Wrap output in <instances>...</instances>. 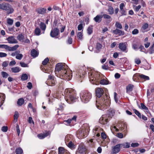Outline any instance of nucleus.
I'll list each match as a JSON object with an SVG mask.
<instances>
[{
  "mask_svg": "<svg viewBox=\"0 0 154 154\" xmlns=\"http://www.w3.org/2000/svg\"><path fill=\"white\" fill-rule=\"evenodd\" d=\"M95 92L96 96L98 97L96 100V106L98 109L103 110L106 107L109 106L110 102L109 97L107 94L102 97L104 93V91L102 88H97Z\"/></svg>",
  "mask_w": 154,
  "mask_h": 154,
  "instance_id": "nucleus-1",
  "label": "nucleus"
},
{
  "mask_svg": "<svg viewBox=\"0 0 154 154\" xmlns=\"http://www.w3.org/2000/svg\"><path fill=\"white\" fill-rule=\"evenodd\" d=\"M88 76L90 82L93 84L98 85L100 84L106 85L108 84V81L105 79H102V75L98 72L91 70L88 72Z\"/></svg>",
  "mask_w": 154,
  "mask_h": 154,
  "instance_id": "nucleus-2",
  "label": "nucleus"
},
{
  "mask_svg": "<svg viewBox=\"0 0 154 154\" xmlns=\"http://www.w3.org/2000/svg\"><path fill=\"white\" fill-rule=\"evenodd\" d=\"M65 99L67 102L71 104L76 101L78 98L75 91L72 88L66 89L64 92Z\"/></svg>",
  "mask_w": 154,
  "mask_h": 154,
  "instance_id": "nucleus-3",
  "label": "nucleus"
},
{
  "mask_svg": "<svg viewBox=\"0 0 154 154\" xmlns=\"http://www.w3.org/2000/svg\"><path fill=\"white\" fill-rule=\"evenodd\" d=\"M72 72L71 70L66 68V69L62 70L60 72V77L61 79L69 81L72 78Z\"/></svg>",
  "mask_w": 154,
  "mask_h": 154,
  "instance_id": "nucleus-4",
  "label": "nucleus"
},
{
  "mask_svg": "<svg viewBox=\"0 0 154 154\" xmlns=\"http://www.w3.org/2000/svg\"><path fill=\"white\" fill-rule=\"evenodd\" d=\"M80 99L82 101L85 103L88 102L92 97L91 94L87 91H82L80 94Z\"/></svg>",
  "mask_w": 154,
  "mask_h": 154,
  "instance_id": "nucleus-5",
  "label": "nucleus"
},
{
  "mask_svg": "<svg viewBox=\"0 0 154 154\" xmlns=\"http://www.w3.org/2000/svg\"><path fill=\"white\" fill-rule=\"evenodd\" d=\"M0 9L7 11V13L8 14H12L14 11L9 4L5 3L0 4Z\"/></svg>",
  "mask_w": 154,
  "mask_h": 154,
  "instance_id": "nucleus-6",
  "label": "nucleus"
},
{
  "mask_svg": "<svg viewBox=\"0 0 154 154\" xmlns=\"http://www.w3.org/2000/svg\"><path fill=\"white\" fill-rule=\"evenodd\" d=\"M85 69H86V68L84 66L82 67L80 69H78L76 74V77L80 78H83L84 75L86 74Z\"/></svg>",
  "mask_w": 154,
  "mask_h": 154,
  "instance_id": "nucleus-7",
  "label": "nucleus"
},
{
  "mask_svg": "<svg viewBox=\"0 0 154 154\" xmlns=\"http://www.w3.org/2000/svg\"><path fill=\"white\" fill-rule=\"evenodd\" d=\"M19 47V45H15L12 47H10L6 45H0V48H5L6 50L10 51H16Z\"/></svg>",
  "mask_w": 154,
  "mask_h": 154,
  "instance_id": "nucleus-8",
  "label": "nucleus"
},
{
  "mask_svg": "<svg viewBox=\"0 0 154 154\" xmlns=\"http://www.w3.org/2000/svg\"><path fill=\"white\" fill-rule=\"evenodd\" d=\"M56 83V79L54 76L49 75L48 78L46 82V83L49 86H54Z\"/></svg>",
  "mask_w": 154,
  "mask_h": 154,
  "instance_id": "nucleus-9",
  "label": "nucleus"
},
{
  "mask_svg": "<svg viewBox=\"0 0 154 154\" xmlns=\"http://www.w3.org/2000/svg\"><path fill=\"white\" fill-rule=\"evenodd\" d=\"M68 67V66L66 65L65 64H64V65H63L62 63H59L57 64L56 66L55 72H59L60 71H61V72L62 70L66 69Z\"/></svg>",
  "mask_w": 154,
  "mask_h": 154,
  "instance_id": "nucleus-10",
  "label": "nucleus"
},
{
  "mask_svg": "<svg viewBox=\"0 0 154 154\" xmlns=\"http://www.w3.org/2000/svg\"><path fill=\"white\" fill-rule=\"evenodd\" d=\"M54 28L52 29L50 33L51 36L52 38H57V36L59 33L60 30L59 29Z\"/></svg>",
  "mask_w": 154,
  "mask_h": 154,
  "instance_id": "nucleus-11",
  "label": "nucleus"
},
{
  "mask_svg": "<svg viewBox=\"0 0 154 154\" xmlns=\"http://www.w3.org/2000/svg\"><path fill=\"white\" fill-rule=\"evenodd\" d=\"M109 119L108 115L104 114L102 116L99 120L100 123L102 124L105 125L107 123Z\"/></svg>",
  "mask_w": 154,
  "mask_h": 154,
  "instance_id": "nucleus-12",
  "label": "nucleus"
},
{
  "mask_svg": "<svg viewBox=\"0 0 154 154\" xmlns=\"http://www.w3.org/2000/svg\"><path fill=\"white\" fill-rule=\"evenodd\" d=\"M121 144H119L114 146L112 149V154H116L120 151V148H122Z\"/></svg>",
  "mask_w": 154,
  "mask_h": 154,
  "instance_id": "nucleus-13",
  "label": "nucleus"
},
{
  "mask_svg": "<svg viewBox=\"0 0 154 154\" xmlns=\"http://www.w3.org/2000/svg\"><path fill=\"white\" fill-rule=\"evenodd\" d=\"M35 11L38 14L44 15L46 13V9L45 8L40 7L37 8L35 10Z\"/></svg>",
  "mask_w": 154,
  "mask_h": 154,
  "instance_id": "nucleus-14",
  "label": "nucleus"
},
{
  "mask_svg": "<svg viewBox=\"0 0 154 154\" xmlns=\"http://www.w3.org/2000/svg\"><path fill=\"white\" fill-rule=\"evenodd\" d=\"M119 47L121 51L127 53V46L125 43H120L119 44Z\"/></svg>",
  "mask_w": 154,
  "mask_h": 154,
  "instance_id": "nucleus-15",
  "label": "nucleus"
},
{
  "mask_svg": "<svg viewBox=\"0 0 154 154\" xmlns=\"http://www.w3.org/2000/svg\"><path fill=\"white\" fill-rule=\"evenodd\" d=\"M6 40L10 44H16L18 43L17 41L15 38L14 36H10L6 38Z\"/></svg>",
  "mask_w": 154,
  "mask_h": 154,
  "instance_id": "nucleus-16",
  "label": "nucleus"
},
{
  "mask_svg": "<svg viewBox=\"0 0 154 154\" xmlns=\"http://www.w3.org/2000/svg\"><path fill=\"white\" fill-rule=\"evenodd\" d=\"M50 134V131H46L45 133L38 134V137L39 139H42L47 137L48 135Z\"/></svg>",
  "mask_w": 154,
  "mask_h": 154,
  "instance_id": "nucleus-17",
  "label": "nucleus"
},
{
  "mask_svg": "<svg viewBox=\"0 0 154 154\" xmlns=\"http://www.w3.org/2000/svg\"><path fill=\"white\" fill-rule=\"evenodd\" d=\"M112 32L114 34L118 35L119 36L124 35L125 34L124 31L118 29H116L115 30H113Z\"/></svg>",
  "mask_w": 154,
  "mask_h": 154,
  "instance_id": "nucleus-18",
  "label": "nucleus"
},
{
  "mask_svg": "<svg viewBox=\"0 0 154 154\" xmlns=\"http://www.w3.org/2000/svg\"><path fill=\"white\" fill-rule=\"evenodd\" d=\"M86 148L84 145L80 146L78 149V151L80 153L84 154L86 153Z\"/></svg>",
  "mask_w": 154,
  "mask_h": 154,
  "instance_id": "nucleus-19",
  "label": "nucleus"
},
{
  "mask_svg": "<svg viewBox=\"0 0 154 154\" xmlns=\"http://www.w3.org/2000/svg\"><path fill=\"white\" fill-rule=\"evenodd\" d=\"M115 113V111L114 109H110L108 110L107 114L106 115H108V117L110 119L113 116Z\"/></svg>",
  "mask_w": 154,
  "mask_h": 154,
  "instance_id": "nucleus-20",
  "label": "nucleus"
},
{
  "mask_svg": "<svg viewBox=\"0 0 154 154\" xmlns=\"http://www.w3.org/2000/svg\"><path fill=\"white\" fill-rule=\"evenodd\" d=\"M62 25L61 23H58L57 20H55L53 22V26L54 27V28H57V29H59V27L62 26Z\"/></svg>",
  "mask_w": 154,
  "mask_h": 154,
  "instance_id": "nucleus-21",
  "label": "nucleus"
},
{
  "mask_svg": "<svg viewBox=\"0 0 154 154\" xmlns=\"http://www.w3.org/2000/svg\"><path fill=\"white\" fill-rule=\"evenodd\" d=\"M38 54V52L34 49H32L31 51V55L33 58H35L37 57Z\"/></svg>",
  "mask_w": 154,
  "mask_h": 154,
  "instance_id": "nucleus-22",
  "label": "nucleus"
},
{
  "mask_svg": "<svg viewBox=\"0 0 154 154\" xmlns=\"http://www.w3.org/2000/svg\"><path fill=\"white\" fill-rule=\"evenodd\" d=\"M102 45L101 44L99 43H97L96 44V50L95 51V52L97 53H99L102 48Z\"/></svg>",
  "mask_w": 154,
  "mask_h": 154,
  "instance_id": "nucleus-23",
  "label": "nucleus"
},
{
  "mask_svg": "<svg viewBox=\"0 0 154 154\" xmlns=\"http://www.w3.org/2000/svg\"><path fill=\"white\" fill-rule=\"evenodd\" d=\"M136 75H137V76H139L142 79H144L145 80H149V76L145 75L142 74L137 73L136 74H134V76H135Z\"/></svg>",
  "mask_w": 154,
  "mask_h": 154,
  "instance_id": "nucleus-24",
  "label": "nucleus"
},
{
  "mask_svg": "<svg viewBox=\"0 0 154 154\" xmlns=\"http://www.w3.org/2000/svg\"><path fill=\"white\" fill-rule=\"evenodd\" d=\"M5 96L4 94L0 93V107L4 103Z\"/></svg>",
  "mask_w": 154,
  "mask_h": 154,
  "instance_id": "nucleus-25",
  "label": "nucleus"
},
{
  "mask_svg": "<svg viewBox=\"0 0 154 154\" xmlns=\"http://www.w3.org/2000/svg\"><path fill=\"white\" fill-rule=\"evenodd\" d=\"M39 26L42 30L43 31L42 33H44L46 27V24L44 22H42L40 23Z\"/></svg>",
  "mask_w": 154,
  "mask_h": 154,
  "instance_id": "nucleus-26",
  "label": "nucleus"
},
{
  "mask_svg": "<svg viewBox=\"0 0 154 154\" xmlns=\"http://www.w3.org/2000/svg\"><path fill=\"white\" fill-rule=\"evenodd\" d=\"M103 16L101 15H97L95 17L94 20L97 23H100L102 20Z\"/></svg>",
  "mask_w": 154,
  "mask_h": 154,
  "instance_id": "nucleus-27",
  "label": "nucleus"
},
{
  "mask_svg": "<svg viewBox=\"0 0 154 154\" xmlns=\"http://www.w3.org/2000/svg\"><path fill=\"white\" fill-rule=\"evenodd\" d=\"M134 85L131 84H129L126 87L127 92L129 93L131 92L133 88Z\"/></svg>",
  "mask_w": 154,
  "mask_h": 154,
  "instance_id": "nucleus-28",
  "label": "nucleus"
},
{
  "mask_svg": "<svg viewBox=\"0 0 154 154\" xmlns=\"http://www.w3.org/2000/svg\"><path fill=\"white\" fill-rule=\"evenodd\" d=\"M20 70L21 69L17 66L11 68V71L13 73H17L19 72Z\"/></svg>",
  "mask_w": 154,
  "mask_h": 154,
  "instance_id": "nucleus-29",
  "label": "nucleus"
},
{
  "mask_svg": "<svg viewBox=\"0 0 154 154\" xmlns=\"http://www.w3.org/2000/svg\"><path fill=\"white\" fill-rule=\"evenodd\" d=\"M35 34L37 36H39L41 35V31L40 29L38 27H37L34 31Z\"/></svg>",
  "mask_w": 154,
  "mask_h": 154,
  "instance_id": "nucleus-30",
  "label": "nucleus"
},
{
  "mask_svg": "<svg viewBox=\"0 0 154 154\" xmlns=\"http://www.w3.org/2000/svg\"><path fill=\"white\" fill-rule=\"evenodd\" d=\"M24 103V99L22 98L19 99L17 101V104L19 106H22Z\"/></svg>",
  "mask_w": 154,
  "mask_h": 154,
  "instance_id": "nucleus-31",
  "label": "nucleus"
},
{
  "mask_svg": "<svg viewBox=\"0 0 154 154\" xmlns=\"http://www.w3.org/2000/svg\"><path fill=\"white\" fill-rule=\"evenodd\" d=\"M108 11L109 14H113L114 13V10L113 7L111 6H109Z\"/></svg>",
  "mask_w": 154,
  "mask_h": 154,
  "instance_id": "nucleus-32",
  "label": "nucleus"
},
{
  "mask_svg": "<svg viewBox=\"0 0 154 154\" xmlns=\"http://www.w3.org/2000/svg\"><path fill=\"white\" fill-rule=\"evenodd\" d=\"M16 154H23V150L20 147L17 148L15 150Z\"/></svg>",
  "mask_w": 154,
  "mask_h": 154,
  "instance_id": "nucleus-33",
  "label": "nucleus"
},
{
  "mask_svg": "<svg viewBox=\"0 0 154 154\" xmlns=\"http://www.w3.org/2000/svg\"><path fill=\"white\" fill-rule=\"evenodd\" d=\"M87 33L88 35H90L93 32V26H89L87 29Z\"/></svg>",
  "mask_w": 154,
  "mask_h": 154,
  "instance_id": "nucleus-34",
  "label": "nucleus"
},
{
  "mask_svg": "<svg viewBox=\"0 0 154 154\" xmlns=\"http://www.w3.org/2000/svg\"><path fill=\"white\" fill-rule=\"evenodd\" d=\"M77 37L79 40H82L83 38V35L82 32H79L77 34Z\"/></svg>",
  "mask_w": 154,
  "mask_h": 154,
  "instance_id": "nucleus-35",
  "label": "nucleus"
},
{
  "mask_svg": "<svg viewBox=\"0 0 154 154\" xmlns=\"http://www.w3.org/2000/svg\"><path fill=\"white\" fill-rule=\"evenodd\" d=\"M17 38L20 41L22 42L23 41L24 36L22 34H20L17 37Z\"/></svg>",
  "mask_w": 154,
  "mask_h": 154,
  "instance_id": "nucleus-36",
  "label": "nucleus"
},
{
  "mask_svg": "<svg viewBox=\"0 0 154 154\" xmlns=\"http://www.w3.org/2000/svg\"><path fill=\"white\" fill-rule=\"evenodd\" d=\"M28 78V76L26 74H23L21 76V79L22 81L26 80Z\"/></svg>",
  "mask_w": 154,
  "mask_h": 154,
  "instance_id": "nucleus-37",
  "label": "nucleus"
},
{
  "mask_svg": "<svg viewBox=\"0 0 154 154\" xmlns=\"http://www.w3.org/2000/svg\"><path fill=\"white\" fill-rule=\"evenodd\" d=\"M122 148H128L130 147V145L129 143H125L121 144Z\"/></svg>",
  "mask_w": 154,
  "mask_h": 154,
  "instance_id": "nucleus-38",
  "label": "nucleus"
},
{
  "mask_svg": "<svg viewBox=\"0 0 154 154\" xmlns=\"http://www.w3.org/2000/svg\"><path fill=\"white\" fill-rule=\"evenodd\" d=\"M23 57V55L21 54H17L16 56V58L18 60H21Z\"/></svg>",
  "mask_w": 154,
  "mask_h": 154,
  "instance_id": "nucleus-39",
  "label": "nucleus"
},
{
  "mask_svg": "<svg viewBox=\"0 0 154 154\" xmlns=\"http://www.w3.org/2000/svg\"><path fill=\"white\" fill-rule=\"evenodd\" d=\"M143 67L145 70H149L151 68L150 65L148 63H147L143 66Z\"/></svg>",
  "mask_w": 154,
  "mask_h": 154,
  "instance_id": "nucleus-40",
  "label": "nucleus"
},
{
  "mask_svg": "<svg viewBox=\"0 0 154 154\" xmlns=\"http://www.w3.org/2000/svg\"><path fill=\"white\" fill-rule=\"evenodd\" d=\"M133 111H134L135 114L137 115L139 118H141V114L138 110L136 109H134Z\"/></svg>",
  "mask_w": 154,
  "mask_h": 154,
  "instance_id": "nucleus-41",
  "label": "nucleus"
},
{
  "mask_svg": "<svg viewBox=\"0 0 154 154\" xmlns=\"http://www.w3.org/2000/svg\"><path fill=\"white\" fill-rule=\"evenodd\" d=\"M7 23L9 25H11L13 24L14 20L10 18H8L7 19Z\"/></svg>",
  "mask_w": 154,
  "mask_h": 154,
  "instance_id": "nucleus-42",
  "label": "nucleus"
},
{
  "mask_svg": "<svg viewBox=\"0 0 154 154\" xmlns=\"http://www.w3.org/2000/svg\"><path fill=\"white\" fill-rule=\"evenodd\" d=\"M115 26L116 27L117 29H122V25L120 23L116 22L115 24Z\"/></svg>",
  "mask_w": 154,
  "mask_h": 154,
  "instance_id": "nucleus-43",
  "label": "nucleus"
},
{
  "mask_svg": "<svg viewBox=\"0 0 154 154\" xmlns=\"http://www.w3.org/2000/svg\"><path fill=\"white\" fill-rule=\"evenodd\" d=\"M141 108L142 109L146 110V112L149 111V110L147 107H146L144 104L141 103Z\"/></svg>",
  "mask_w": 154,
  "mask_h": 154,
  "instance_id": "nucleus-44",
  "label": "nucleus"
},
{
  "mask_svg": "<svg viewBox=\"0 0 154 154\" xmlns=\"http://www.w3.org/2000/svg\"><path fill=\"white\" fill-rule=\"evenodd\" d=\"M1 74L3 77L5 78H7L9 75L8 74L5 72H2Z\"/></svg>",
  "mask_w": 154,
  "mask_h": 154,
  "instance_id": "nucleus-45",
  "label": "nucleus"
},
{
  "mask_svg": "<svg viewBox=\"0 0 154 154\" xmlns=\"http://www.w3.org/2000/svg\"><path fill=\"white\" fill-rule=\"evenodd\" d=\"M49 61V59L48 58H46L42 62V64L43 65H45L47 64L48 62Z\"/></svg>",
  "mask_w": 154,
  "mask_h": 154,
  "instance_id": "nucleus-46",
  "label": "nucleus"
},
{
  "mask_svg": "<svg viewBox=\"0 0 154 154\" xmlns=\"http://www.w3.org/2000/svg\"><path fill=\"white\" fill-rule=\"evenodd\" d=\"M59 154H63L64 153V149L62 147H60L58 148Z\"/></svg>",
  "mask_w": 154,
  "mask_h": 154,
  "instance_id": "nucleus-47",
  "label": "nucleus"
},
{
  "mask_svg": "<svg viewBox=\"0 0 154 154\" xmlns=\"http://www.w3.org/2000/svg\"><path fill=\"white\" fill-rule=\"evenodd\" d=\"M133 48L136 51H137L138 49V47L137 43H133L132 45Z\"/></svg>",
  "mask_w": 154,
  "mask_h": 154,
  "instance_id": "nucleus-48",
  "label": "nucleus"
},
{
  "mask_svg": "<svg viewBox=\"0 0 154 154\" xmlns=\"http://www.w3.org/2000/svg\"><path fill=\"white\" fill-rule=\"evenodd\" d=\"M20 64L21 66L23 67H28V66L27 64L25 63L24 62H20Z\"/></svg>",
  "mask_w": 154,
  "mask_h": 154,
  "instance_id": "nucleus-49",
  "label": "nucleus"
},
{
  "mask_svg": "<svg viewBox=\"0 0 154 154\" xmlns=\"http://www.w3.org/2000/svg\"><path fill=\"white\" fill-rule=\"evenodd\" d=\"M72 120L71 119H68L67 120L64 121L63 122L64 124L67 125L71 123Z\"/></svg>",
  "mask_w": 154,
  "mask_h": 154,
  "instance_id": "nucleus-50",
  "label": "nucleus"
},
{
  "mask_svg": "<svg viewBox=\"0 0 154 154\" xmlns=\"http://www.w3.org/2000/svg\"><path fill=\"white\" fill-rule=\"evenodd\" d=\"M139 33V30L137 29H135L132 31V34L133 35H136Z\"/></svg>",
  "mask_w": 154,
  "mask_h": 154,
  "instance_id": "nucleus-51",
  "label": "nucleus"
},
{
  "mask_svg": "<svg viewBox=\"0 0 154 154\" xmlns=\"http://www.w3.org/2000/svg\"><path fill=\"white\" fill-rule=\"evenodd\" d=\"M154 47V44H153L152 46H151L149 48L150 52L149 53L150 54H152L154 51L153 48Z\"/></svg>",
  "mask_w": 154,
  "mask_h": 154,
  "instance_id": "nucleus-52",
  "label": "nucleus"
},
{
  "mask_svg": "<svg viewBox=\"0 0 154 154\" xmlns=\"http://www.w3.org/2000/svg\"><path fill=\"white\" fill-rule=\"evenodd\" d=\"M120 12L122 15H125L126 14V12L124 9H120Z\"/></svg>",
  "mask_w": 154,
  "mask_h": 154,
  "instance_id": "nucleus-53",
  "label": "nucleus"
},
{
  "mask_svg": "<svg viewBox=\"0 0 154 154\" xmlns=\"http://www.w3.org/2000/svg\"><path fill=\"white\" fill-rule=\"evenodd\" d=\"M16 128L17 129V134L18 136L20 135V131L19 129V126L18 124H17V125L16 126Z\"/></svg>",
  "mask_w": 154,
  "mask_h": 154,
  "instance_id": "nucleus-54",
  "label": "nucleus"
},
{
  "mask_svg": "<svg viewBox=\"0 0 154 154\" xmlns=\"http://www.w3.org/2000/svg\"><path fill=\"white\" fill-rule=\"evenodd\" d=\"M139 145V143H132L131 144V146L134 147H137Z\"/></svg>",
  "mask_w": 154,
  "mask_h": 154,
  "instance_id": "nucleus-55",
  "label": "nucleus"
},
{
  "mask_svg": "<svg viewBox=\"0 0 154 154\" xmlns=\"http://www.w3.org/2000/svg\"><path fill=\"white\" fill-rule=\"evenodd\" d=\"M27 84L28 85L27 86V88L29 89H31L32 87V83L30 82H29Z\"/></svg>",
  "mask_w": 154,
  "mask_h": 154,
  "instance_id": "nucleus-56",
  "label": "nucleus"
},
{
  "mask_svg": "<svg viewBox=\"0 0 154 154\" xmlns=\"http://www.w3.org/2000/svg\"><path fill=\"white\" fill-rule=\"evenodd\" d=\"M8 130V128L7 126H3L2 128V130L4 132H6Z\"/></svg>",
  "mask_w": 154,
  "mask_h": 154,
  "instance_id": "nucleus-57",
  "label": "nucleus"
},
{
  "mask_svg": "<svg viewBox=\"0 0 154 154\" xmlns=\"http://www.w3.org/2000/svg\"><path fill=\"white\" fill-rule=\"evenodd\" d=\"M18 116H19L18 112L17 111H16L15 112V113H14V119H16L17 120L18 117Z\"/></svg>",
  "mask_w": 154,
  "mask_h": 154,
  "instance_id": "nucleus-58",
  "label": "nucleus"
},
{
  "mask_svg": "<svg viewBox=\"0 0 154 154\" xmlns=\"http://www.w3.org/2000/svg\"><path fill=\"white\" fill-rule=\"evenodd\" d=\"M7 56V54L4 53L0 52V57H6Z\"/></svg>",
  "mask_w": 154,
  "mask_h": 154,
  "instance_id": "nucleus-59",
  "label": "nucleus"
},
{
  "mask_svg": "<svg viewBox=\"0 0 154 154\" xmlns=\"http://www.w3.org/2000/svg\"><path fill=\"white\" fill-rule=\"evenodd\" d=\"M28 122L29 123L31 124V123H34V122L32 120V117H29Z\"/></svg>",
  "mask_w": 154,
  "mask_h": 154,
  "instance_id": "nucleus-60",
  "label": "nucleus"
},
{
  "mask_svg": "<svg viewBox=\"0 0 154 154\" xmlns=\"http://www.w3.org/2000/svg\"><path fill=\"white\" fill-rule=\"evenodd\" d=\"M148 24L146 23L143 25L142 28L144 30H145L148 28Z\"/></svg>",
  "mask_w": 154,
  "mask_h": 154,
  "instance_id": "nucleus-61",
  "label": "nucleus"
},
{
  "mask_svg": "<svg viewBox=\"0 0 154 154\" xmlns=\"http://www.w3.org/2000/svg\"><path fill=\"white\" fill-rule=\"evenodd\" d=\"M103 16L104 18L109 19H110L111 17V16L107 14H104L103 15Z\"/></svg>",
  "mask_w": 154,
  "mask_h": 154,
  "instance_id": "nucleus-62",
  "label": "nucleus"
},
{
  "mask_svg": "<svg viewBox=\"0 0 154 154\" xmlns=\"http://www.w3.org/2000/svg\"><path fill=\"white\" fill-rule=\"evenodd\" d=\"M117 137L120 138H122L123 137V134L122 133H118L117 134Z\"/></svg>",
  "mask_w": 154,
  "mask_h": 154,
  "instance_id": "nucleus-63",
  "label": "nucleus"
},
{
  "mask_svg": "<svg viewBox=\"0 0 154 154\" xmlns=\"http://www.w3.org/2000/svg\"><path fill=\"white\" fill-rule=\"evenodd\" d=\"M83 28L82 24L81 23L79 24L78 26V30H81Z\"/></svg>",
  "mask_w": 154,
  "mask_h": 154,
  "instance_id": "nucleus-64",
  "label": "nucleus"
}]
</instances>
